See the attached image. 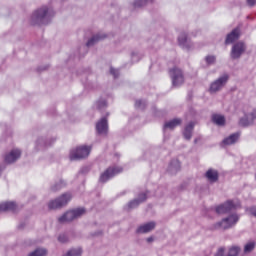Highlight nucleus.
<instances>
[{
	"mask_svg": "<svg viewBox=\"0 0 256 256\" xmlns=\"http://www.w3.org/2000/svg\"><path fill=\"white\" fill-rule=\"evenodd\" d=\"M81 249L80 248H72L64 253L62 256H81Z\"/></svg>",
	"mask_w": 256,
	"mask_h": 256,
	"instance_id": "nucleus-27",
	"label": "nucleus"
},
{
	"mask_svg": "<svg viewBox=\"0 0 256 256\" xmlns=\"http://www.w3.org/2000/svg\"><path fill=\"white\" fill-rule=\"evenodd\" d=\"M205 61L208 65H213V63L216 61V58L215 56H206Z\"/></svg>",
	"mask_w": 256,
	"mask_h": 256,
	"instance_id": "nucleus-32",
	"label": "nucleus"
},
{
	"mask_svg": "<svg viewBox=\"0 0 256 256\" xmlns=\"http://www.w3.org/2000/svg\"><path fill=\"white\" fill-rule=\"evenodd\" d=\"M227 81H229L228 74H224L219 77L217 80L211 83L209 88L210 93H217L218 91H221L225 85H227Z\"/></svg>",
	"mask_w": 256,
	"mask_h": 256,
	"instance_id": "nucleus-7",
	"label": "nucleus"
},
{
	"mask_svg": "<svg viewBox=\"0 0 256 256\" xmlns=\"http://www.w3.org/2000/svg\"><path fill=\"white\" fill-rule=\"evenodd\" d=\"M239 251H241V248L238 246H232L230 247L227 256H237L239 255Z\"/></svg>",
	"mask_w": 256,
	"mask_h": 256,
	"instance_id": "nucleus-29",
	"label": "nucleus"
},
{
	"mask_svg": "<svg viewBox=\"0 0 256 256\" xmlns=\"http://www.w3.org/2000/svg\"><path fill=\"white\" fill-rule=\"evenodd\" d=\"M69 240V238H67V235L65 234H61L59 237H58V241L60 243H67V241Z\"/></svg>",
	"mask_w": 256,
	"mask_h": 256,
	"instance_id": "nucleus-34",
	"label": "nucleus"
},
{
	"mask_svg": "<svg viewBox=\"0 0 256 256\" xmlns=\"http://www.w3.org/2000/svg\"><path fill=\"white\" fill-rule=\"evenodd\" d=\"M98 109H103V107H107V102L105 101H100L97 103Z\"/></svg>",
	"mask_w": 256,
	"mask_h": 256,
	"instance_id": "nucleus-37",
	"label": "nucleus"
},
{
	"mask_svg": "<svg viewBox=\"0 0 256 256\" xmlns=\"http://www.w3.org/2000/svg\"><path fill=\"white\" fill-rule=\"evenodd\" d=\"M193 129H195V123L190 122L185 126L183 131V137L186 141H191V137H193Z\"/></svg>",
	"mask_w": 256,
	"mask_h": 256,
	"instance_id": "nucleus-16",
	"label": "nucleus"
},
{
	"mask_svg": "<svg viewBox=\"0 0 256 256\" xmlns=\"http://www.w3.org/2000/svg\"><path fill=\"white\" fill-rule=\"evenodd\" d=\"M239 223V216L237 214H230L229 216L223 218L221 221L215 223L212 226V229L215 231L222 229V231H227V229H231L235 227Z\"/></svg>",
	"mask_w": 256,
	"mask_h": 256,
	"instance_id": "nucleus-2",
	"label": "nucleus"
},
{
	"mask_svg": "<svg viewBox=\"0 0 256 256\" xmlns=\"http://www.w3.org/2000/svg\"><path fill=\"white\" fill-rule=\"evenodd\" d=\"M28 256H47V249L37 248L33 252L29 253Z\"/></svg>",
	"mask_w": 256,
	"mask_h": 256,
	"instance_id": "nucleus-26",
	"label": "nucleus"
},
{
	"mask_svg": "<svg viewBox=\"0 0 256 256\" xmlns=\"http://www.w3.org/2000/svg\"><path fill=\"white\" fill-rule=\"evenodd\" d=\"M21 157V150L14 149L5 156V163H15Z\"/></svg>",
	"mask_w": 256,
	"mask_h": 256,
	"instance_id": "nucleus-14",
	"label": "nucleus"
},
{
	"mask_svg": "<svg viewBox=\"0 0 256 256\" xmlns=\"http://www.w3.org/2000/svg\"><path fill=\"white\" fill-rule=\"evenodd\" d=\"M110 73L115 79L116 77H119V70H116L115 68H110Z\"/></svg>",
	"mask_w": 256,
	"mask_h": 256,
	"instance_id": "nucleus-35",
	"label": "nucleus"
},
{
	"mask_svg": "<svg viewBox=\"0 0 256 256\" xmlns=\"http://www.w3.org/2000/svg\"><path fill=\"white\" fill-rule=\"evenodd\" d=\"M178 43L180 47H182V49H186L187 51L193 48V43L191 42V40H189V38H187V34L185 33L179 35Z\"/></svg>",
	"mask_w": 256,
	"mask_h": 256,
	"instance_id": "nucleus-12",
	"label": "nucleus"
},
{
	"mask_svg": "<svg viewBox=\"0 0 256 256\" xmlns=\"http://www.w3.org/2000/svg\"><path fill=\"white\" fill-rule=\"evenodd\" d=\"M255 245L254 241L246 243L244 246V253H251L255 249Z\"/></svg>",
	"mask_w": 256,
	"mask_h": 256,
	"instance_id": "nucleus-28",
	"label": "nucleus"
},
{
	"mask_svg": "<svg viewBox=\"0 0 256 256\" xmlns=\"http://www.w3.org/2000/svg\"><path fill=\"white\" fill-rule=\"evenodd\" d=\"M72 197L71 193L62 194L57 199L51 200L48 203V207L49 209H61V207H65V205L71 201Z\"/></svg>",
	"mask_w": 256,
	"mask_h": 256,
	"instance_id": "nucleus-6",
	"label": "nucleus"
},
{
	"mask_svg": "<svg viewBox=\"0 0 256 256\" xmlns=\"http://www.w3.org/2000/svg\"><path fill=\"white\" fill-rule=\"evenodd\" d=\"M239 141V133H234L222 141V145H235V142Z\"/></svg>",
	"mask_w": 256,
	"mask_h": 256,
	"instance_id": "nucleus-22",
	"label": "nucleus"
},
{
	"mask_svg": "<svg viewBox=\"0 0 256 256\" xmlns=\"http://www.w3.org/2000/svg\"><path fill=\"white\" fill-rule=\"evenodd\" d=\"M65 185V183H63V181H60L58 184H55L54 186L51 187L52 191H59V189H61V187H63Z\"/></svg>",
	"mask_w": 256,
	"mask_h": 256,
	"instance_id": "nucleus-33",
	"label": "nucleus"
},
{
	"mask_svg": "<svg viewBox=\"0 0 256 256\" xmlns=\"http://www.w3.org/2000/svg\"><path fill=\"white\" fill-rule=\"evenodd\" d=\"M0 211H17V204L15 202H2Z\"/></svg>",
	"mask_w": 256,
	"mask_h": 256,
	"instance_id": "nucleus-20",
	"label": "nucleus"
},
{
	"mask_svg": "<svg viewBox=\"0 0 256 256\" xmlns=\"http://www.w3.org/2000/svg\"><path fill=\"white\" fill-rule=\"evenodd\" d=\"M169 76L172 81L173 87H180L185 83V75L183 74V70L179 67H173L169 70Z\"/></svg>",
	"mask_w": 256,
	"mask_h": 256,
	"instance_id": "nucleus-3",
	"label": "nucleus"
},
{
	"mask_svg": "<svg viewBox=\"0 0 256 256\" xmlns=\"http://www.w3.org/2000/svg\"><path fill=\"white\" fill-rule=\"evenodd\" d=\"M109 129V126L107 124V118H102L97 124H96V131L99 133V135H106L107 131Z\"/></svg>",
	"mask_w": 256,
	"mask_h": 256,
	"instance_id": "nucleus-13",
	"label": "nucleus"
},
{
	"mask_svg": "<svg viewBox=\"0 0 256 256\" xmlns=\"http://www.w3.org/2000/svg\"><path fill=\"white\" fill-rule=\"evenodd\" d=\"M233 209H237V205H235L233 201L229 200L226 203L218 206L216 208V213H218L219 215H223L225 213H229V211H233Z\"/></svg>",
	"mask_w": 256,
	"mask_h": 256,
	"instance_id": "nucleus-11",
	"label": "nucleus"
},
{
	"mask_svg": "<svg viewBox=\"0 0 256 256\" xmlns=\"http://www.w3.org/2000/svg\"><path fill=\"white\" fill-rule=\"evenodd\" d=\"M53 15H55V12L51 8L42 6L33 12L30 23L31 25H47Z\"/></svg>",
	"mask_w": 256,
	"mask_h": 256,
	"instance_id": "nucleus-1",
	"label": "nucleus"
},
{
	"mask_svg": "<svg viewBox=\"0 0 256 256\" xmlns=\"http://www.w3.org/2000/svg\"><path fill=\"white\" fill-rule=\"evenodd\" d=\"M181 123H183V120H181L180 118L170 120L164 124V130L165 129L173 130V129H175V127H179V125H181Z\"/></svg>",
	"mask_w": 256,
	"mask_h": 256,
	"instance_id": "nucleus-21",
	"label": "nucleus"
},
{
	"mask_svg": "<svg viewBox=\"0 0 256 256\" xmlns=\"http://www.w3.org/2000/svg\"><path fill=\"white\" fill-rule=\"evenodd\" d=\"M123 171V168L121 167H110L108 168L103 174L100 176L101 183H106V181H109L112 177H115V175H119Z\"/></svg>",
	"mask_w": 256,
	"mask_h": 256,
	"instance_id": "nucleus-8",
	"label": "nucleus"
},
{
	"mask_svg": "<svg viewBox=\"0 0 256 256\" xmlns=\"http://www.w3.org/2000/svg\"><path fill=\"white\" fill-rule=\"evenodd\" d=\"M206 179L210 181V183H216V181H219V172L215 169H209L205 173Z\"/></svg>",
	"mask_w": 256,
	"mask_h": 256,
	"instance_id": "nucleus-18",
	"label": "nucleus"
},
{
	"mask_svg": "<svg viewBox=\"0 0 256 256\" xmlns=\"http://www.w3.org/2000/svg\"><path fill=\"white\" fill-rule=\"evenodd\" d=\"M147 242H148V243H153V237L147 238Z\"/></svg>",
	"mask_w": 256,
	"mask_h": 256,
	"instance_id": "nucleus-40",
	"label": "nucleus"
},
{
	"mask_svg": "<svg viewBox=\"0 0 256 256\" xmlns=\"http://www.w3.org/2000/svg\"><path fill=\"white\" fill-rule=\"evenodd\" d=\"M246 49H247V47L245 46V43L238 42L233 45L231 53H230V57L232 59H239V57H241V55H243L245 53Z\"/></svg>",
	"mask_w": 256,
	"mask_h": 256,
	"instance_id": "nucleus-9",
	"label": "nucleus"
},
{
	"mask_svg": "<svg viewBox=\"0 0 256 256\" xmlns=\"http://www.w3.org/2000/svg\"><path fill=\"white\" fill-rule=\"evenodd\" d=\"M91 153V146H80L70 151V160L77 161V159H85Z\"/></svg>",
	"mask_w": 256,
	"mask_h": 256,
	"instance_id": "nucleus-5",
	"label": "nucleus"
},
{
	"mask_svg": "<svg viewBox=\"0 0 256 256\" xmlns=\"http://www.w3.org/2000/svg\"><path fill=\"white\" fill-rule=\"evenodd\" d=\"M82 215H85V209L77 208V209L66 212L62 217L58 219V221L60 223H71V221H75V219H79V217H82Z\"/></svg>",
	"mask_w": 256,
	"mask_h": 256,
	"instance_id": "nucleus-4",
	"label": "nucleus"
},
{
	"mask_svg": "<svg viewBox=\"0 0 256 256\" xmlns=\"http://www.w3.org/2000/svg\"><path fill=\"white\" fill-rule=\"evenodd\" d=\"M144 201H147V194L142 193L139 195L138 199H134L133 201L129 202L128 207L130 209H135L136 207H139V205H141V203Z\"/></svg>",
	"mask_w": 256,
	"mask_h": 256,
	"instance_id": "nucleus-17",
	"label": "nucleus"
},
{
	"mask_svg": "<svg viewBox=\"0 0 256 256\" xmlns=\"http://www.w3.org/2000/svg\"><path fill=\"white\" fill-rule=\"evenodd\" d=\"M151 1L153 0H136L133 6L137 9V7H144V5H147L149 2L151 3Z\"/></svg>",
	"mask_w": 256,
	"mask_h": 256,
	"instance_id": "nucleus-30",
	"label": "nucleus"
},
{
	"mask_svg": "<svg viewBox=\"0 0 256 256\" xmlns=\"http://www.w3.org/2000/svg\"><path fill=\"white\" fill-rule=\"evenodd\" d=\"M135 107L137 109H145V101L137 100L136 103H135Z\"/></svg>",
	"mask_w": 256,
	"mask_h": 256,
	"instance_id": "nucleus-31",
	"label": "nucleus"
},
{
	"mask_svg": "<svg viewBox=\"0 0 256 256\" xmlns=\"http://www.w3.org/2000/svg\"><path fill=\"white\" fill-rule=\"evenodd\" d=\"M212 121L216 125L223 126V125H225V116L219 115V114H214L212 116Z\"/></svg>",
	"mask_w": 256,
	"mask_h": 256,
	"instance_id": "nucleus-24",
	"label": "nucleus"
},
{
	"mask_svg": "<svg viewBox=\"0 0 256 256\" xmlns=\"http://www.w3.org/2000/svg\"><path fill=\"white\" fill-rule=\"evenodd\" d=\"M248 211L253 215V217H256V206L250 207Z\"/></svg>",
	"mask_w": 256,
	"mask_h": 256,
	"instance_id": "nucleus-38",
	"label": "nucleus"
},
{
	"mask_svg": "<svg viewBox=\"0 0 256 256\" xmlns=\"http://www.w3.org/2000/svg\"><path fill=\"white\" fill-rule=\"evenodd\" d=\"M247 3L250 7H253V5H256V0H247Z\"/></svg>",
	"mask_w": 256,
	"mask_h": 256,
	"instance_id": "nucleus-39",
	"label": "nucleus"
},
{
	"mask_svg": "<svg viewBox=\"0 0 256 256\" xmlns=\"http://www.w3.org/2000/svg\"><path fill=\"white\" fill-rule=\"evenodd\" d=\"M239 35H241V32L239 31L238 28L232 30V32L228 34L226 37V45H231V43H235V41L239 39Z\"/></svg>",
	"mask_w": 256,
	"mask_h": 256,
	"instance_id": "nucleus-15",
	"label": "nucleus"
},
{
	"mask_svg": "<svg viewBox=\"0 0 256 256\" xmlns=\"http://www.w3.org/2000/svg\"><path fill=\"white\" fill-rule=\"evenodd\" d=\"M215 256H225V248H219Z\"/></svg>",
	"mask_w": 256,
	"mask_h": 256,
	"instance_id": "nucleus-36",
	"label": "nucleus"
},
{
	"mask_svg": "<svg viewBox=\"0 0 256 256\" xmlns=\"http://www.w3.org/2000/svg\"><path fill=\"white\" fill-rule=\"evenodd\" d=\"M105 34H97L95 36H93L90 40H88L87 42V47H92V45H95V43H97V41H101L102 39H105Z\"/></svg>",
	"mask_w": 256,
	"mask_h": 256,
	"instance_id": "nucleus-23",
	"label": "nucleus"
},
{
	"mask_svg": "<svg viewBox=\"0 0 256 256\" xmlns=\"http://www.w3.org/2000/svg\"><path fill=\"white\" fill-rule=\"evenodd\" d=\"M256 121V110L249 112L245 115V117L241 118L239 121V125L241 127H249V125H253Z\"/></svg>",
	"mask_w": 256,
	"mask_h": 256,
	"instance_id": "nucleus-10",
	"label": "nucleus"
},
{
	"mask_svg": "<svg viewBox=\"0 0 256 256\" xmlns=\"http://www.w3.org/2000/svg\"><path fill=\"white\" fill-rule=\"evenodd\" d=\"M155 227H156L155 222H148L146 224L139 226L137 228V233H150V231H153Z\"/></svg>",
	"mask_w": 256,
	"mask_h": 256,
	"instance_id": "nucleus-19",
	"label": "nucleus"
},
{
	"mask_svg": "<svg viewBox=\"0 0 256 256\" xmlns=\"http://www.w3.org/2000/svg\"><path fill=\"white\" fill-rule=\"evenodd\" d=\"M179 169H181V162H179V160H173L170 163V171L172 173H177V171H179Z\"/></svg>",
	"mask_w": 256,
	"mask_h": 256,
	"instance_id": "nucleus-25",
	"label": "nucleus"
}]
</instances>
